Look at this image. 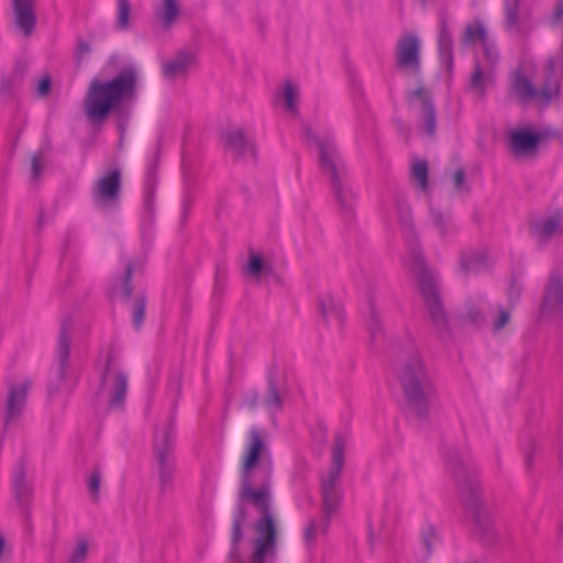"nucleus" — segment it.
I'll use <instances>...</instances> for the list:
<instances>
[{
	"instance_id": "obj_22",
	"label": "nucleus",
	"mask_w": 563,
	"mask_h": 563,
	"mask_svg": "<svg viewBox=\"0 0 563 563\" xmlns=\"http://www.w3.org/2000/svg\"><path fill=\"white\" fill-rule=\"evenodd\" d=\"M319 309L324 321L329 324L340 325L343 320V310L339 301L331 296H324L319 301Z\"/></svg>"
},
{
	"instance_id": "obj_37",
	"label": "nucleus",
	"mask_w": 563,
	"mask_h": 563,
	"mask_svg": "<svg viewBox=\"0 0 563 563\" xmlns=\"http://www.w3.org/2000/svg\"><path fill=\"white\" fill-rule=\"evenodd\" d=\"M111 109L112 108H86V115L91 122L99 123L109 115Z\"/></svg>"
},
{
	"instance_id": "obj_39",
	"label": "nucleus",
	"mask_w": 563,
	"mask_h": 563,
	"mask_svg": "<svg viewBox=\"0 0 563 563\" xmlns=\"http://www.w3.org/2000/svg\"><path fill=\"white\" fill-rule=\"evenodd\" d=\"M145 311V302L143 298H137L133 308V321L135 327H140L143 322Z\"/></svg>"
},
{
	"instance_id": "obj_26",
	"label": "nucleus",
	"mask_w": 563,
	"mask_h": 563,
	"mask_svg": "<svg viewBox=\"0 0 563 563\" xmlns=\"http://www.w3.org/2000/svg\"><path fill=\"white\" fill-rule=\"evenodd\" d=\"M70 351V338L66 332H62L58 340L57 347V361H58V372L57 377L60 382H66L67 379V364Z\"/></svg>"
},
{
	"instance_id": "obj_17",
	"label": "nucleus",
	"mask_w": 563,
	"mask_h": 563,
	"mask_svg": "<svg viewBox=\"0 0 563 563\" xmlns=\"http://www.w3.org/2000/svg\"><path fill=\"white\" fill-rule=\"evenodd\" d=\"M561 231H563V216L561 212L538 218L532 223V232L540 240H547Z\"/></svg>"
},
{
	"instance_id": "obj_11",
	"label": "nucleus",
	"mask_w": 563,
	"mask_h": 563,
	"mask_svg": "<svg viewBox=\"0 0 563 563\" xmlns=\"http://www.w3.org/2000/svg\"><path fill=\"white\" fill-rule=\"evenodd\" d=\"M418 282L432 320L439 328L443 327L445 314L439 298L434 275L423 268L419 274Z\"/></svg>"
},
{
	"instance_id": "obj_23",
	"label": "nucleus",
	"mask_w": 563,
	"mask_h": 563,
	"mask_svg": "<svg viewBox=\"0 0 563 563\" xmlns=\"http://www.w3.org/2000/svg\"><path fill=\"white\" fill-rule=\"evenodd\" d=\"M493 76V69L487 68L481 63H476L470 79L468 89L475 95H483L486 87L489 85Z\"/></svg>"
},
{
	"instance_id": "obj_9",
	"label": "nucleus",
	"mask_w": 563,
	"mask_h": 563,
	"mask_svg": "<svg viewBox=\"0 0 563 563\" xmlns=\"http://www.w3.org/2000/svg\"><path fill=\"white\" fill-rule=\"evenodd\" d=\"M121 169L111 168L95 181L92 198L98 207L108 209L117 205L121 189Z\"/></svg>"
},
{
	"instance_id": "obj_13",
	"label": "nucleus",
	"mask_w": 563,
	"mask_h": 563,
	"mask_svg": "<svg viewBox=\"0 0 563 563\" xmlns=\"http://www.w3.org/2000/svg\"><path fill=\"white\" fill-rule=\"evenodd\" d=\"M420 41L413 33L402 34L396 45V63L399 67L417 70L419 68Z\"/></svg>"
},
{
	"instance_id": "obj_43",
	"label": "nucleus",
	"mask_w": 563,
	"mask_h": 563,
	"mask_svg": "<svg viewBox=\"0 0 563 563\" xmlns=\"http://www.w3.org/2000/svg\"><path fill=\"white\" fill-rule=\"evenodd\" d=\"M509 317H510L509 311L501 309L499 311L497 318L494 321V329L497 331L503 329L509 321Z\"/></svg>"
},
{
	"instance_id": "obj_16",
	"label": "nucleus",
	"mask_w": 563,
	"mask_h": 563,
	"mask_svg": "<svg viewBox=\"0 0 563 563\" xmlns=\"http://www.w3.org/2000/svg\"><path fill=\"white\" fill-rule=\"evenodd\" d=\"M195 65L196 56L190 52L181 51L163 64V75L168 80L184 78Z\"/></svg>"
},
{
	"instance_id": "obj_40",
	"label": "nucleus",
	"mask_w": 563,
	"mask_h": 563,
	"mask_svg": "<svg viewBox=\"0 0 563 563\" xmlns=\"http://www.w3.org/2000/svg\"><path fill=\"white\" fill-rule=\"evenodd\" d=\"M51 87H52L51 77L48 75H45L42 78H40V80L36 85V88H35V92L38 97H45L51 91Z\"/></svg>"
},
{
	"instance_id": "obj_44",
	"label": "nucleus",
	"mask_w": 563,
	"mask_h": 563,
	"mask_svg": "<svg viewBox=\"0 0 563 563\" xmlns=\"http://www.w3.org/2000/svg\"><path fill=\"white\" fill-rule=\"evenodd\" d=\"M44 159L42 153H38L32 158V174L34 178H37L41 175L42 166Z\"/></svg>"
},
{
	"instance_id": "obj_15",
	"label": "nucleus",
	"mask_w": 563,
	"mask_h": 563,
	"mask_svg": "<svg viewBox=\"0 0 563 563\" xmlns=\"http://www.w3.org/2000/svg\"><path fill=\"white\" fill-rule=\"evenodd\" d=\"M29 386L30 384L25 379L12 383L9 386L7 398V423L14 420L22 412L25 406Z\"/></svg>"
},
{
	"instance_id": "obj_7",
	"label": "nucleus",
	"mask_w": 563,
	"mask_h": 563,
	"mask_svg": "<svg viewBox=\"0 0 563 563\" xmlns=\"http://www.w3.org/2000/svg\"><path fill=\"white\" fill-rule=\"evenodd\" d=\"M154 455L158 477L163 486H168L174 473V428L170 422L158 426L154 433Z\"/></svg>"
},
{
	"instance_id": "obj_31",
	"label": "nucleus",
	"mask_w": 563,
	"mask_h": 563,
	"mask_svg": "<svg viewBox=\"0 0 563 563\" xmlns=\"http://www.w3.org/2000/svg\"><path fill=\"white\" fill-rule=\"evenodd\" d=\"M482 48H483L484 58L486 62L485 67L493 69L499 59V54H498V51L496 48L494 41L488 38L487 41H485L484 44H482Z\"/></svg>"
},
{
	"instance_id": "obj_25",
	"label": "nucleus",
	"mask_w": 563,
	"mask_h": 563,
	"mask_svg": "<svg viewBox=\"0 0 563 563\" xmlns=\"http://www.w3.org/2000/svg\"><path fill=\"white\" fill-rule=\"evenodd\" d=\"M411 183L422 192L429 191V167L423 159H415L410 168Z\"/></svg>"
},
{
	"instance_id": "obj_45",
	"label": "nucleus",
	"mask_w": 563,
	"mask_h": 563,
	"mask_svg": "<svg viewBox=\"0 0 563 563\" xmlns=\"http://www.w3.org/2000/svg\"><path fill=\"white\" fill-rule=\"evenodd\" d=\"M452 180H453L455 189L459 191H462L464 189V184H465V175H464L463 169L457 168L452 176Z\"/></svg>"
},
{
	"instance_id": "obj_27",
	"label": "nucleus",
	"mask_w": 563,
	"mask_h": 563,
	"mask_svg": "<svg viewBox=\"0 0 563 563\" xmlns=\"http://www.w3.org/2000/svg\"><path fill=\"white\" fill-rule=\"evenodd\" d=\"M24 74L25 66H16L10 74L3 76L0 82V93L2 96L12 95L22 82Z\"/></svg>"
},
{
	"instance_id": "obj_49",
	"label": "nucleus",
	"mask_w": 563,
	"mask_h": 563,
	"mask_svg": "<svg viewBox=\"0 0 563 563\" xmlns=\"http://www.w3.org/2000/svg\"><path fill=\"white\" fill-rule=\"evenodd\" d=\"M470 317H471L474 321H477V320L479 319V318H478V316H474V314H471Z\"/></svg>"
},
{
	"instance_id": "obj_1",
	"label": "nucleus",
	"mask_w": 563,
	"mask_h": 563,
	"mask_svg": "<svg viewBox=\"0 0 563 563\" xmlns=\"http://www.w3.org/2000/svg\"><path fill=\"white\" fill-rule=\"evenodd\" d=\"M273 460L260 430L249 432L241 459L240 498L258 514L247 540L241 537L244 516L234 519L232 559L239 563H267L276 554L278 523L272 508Z\"/></svg>"
},
{
	"instance_id": "obj_2",
	"label": "nucleus",
	"mask_w": 563,
	"mask_h": 563,
	"mask_svg": "<svg viewBox=\"0 0 563 563\" xmlns=\"http://www.w3.org/2000/svg\"><path fill=\"white\" fill-rule=\"evenodd\" d=\"M140 71L134 65L123 67L113 78L93 77L86 93V106H120L137 100Z\"/></svg>"
},
{
	"instance_id": "obj_28",
	"label": "nucleus",
	"mask_w": 563,
	"mask_h": 563,
	"mask_svg": "<svg viewBox=\"0 0 563 563\" xmlns=\"http://www.w3.org/2000/svg\"><path fill=\"white\" fill-rule=\"evenodd\" d=\"M520 0L505 1V23L508 30H512L519 22Z\"/></svg>"
},
{
	"instance_id": "obj_33",
	"label": "nucleus",
	"mask_w": 563,
	"mask_h": 563,
	"mask_svg": "<svg viewBox=\"0 0 563 563\" xmlns=\"http://www.w3.org/2000/svg\"><path fill=\"white\" fill-rule=\"evenodd\" d=\"M409 101L413 104L430 106L433 99L428 89L418 87L409 93Z\"/></svg>"
},
{
	"instance_id": "obj_6",
	"label": "nucleus",
	"mask_w": 563,
	"mask_h": 563,
	"mask_svg": "<svg viewBox=\"0 0 563 563\" xmlns=\"http://www.w3.org/2000/svg\"><path fill=\"white\" fill-rule=\"evenodd\" d=\"M101 379L99 396L109 406H119L126 394L128 378L122 371L115 354L108 350L100 356Z\"/></svg>"
},
{
	"instance_id": "obj_12",
	"label": "nucleus",
	"mask_w": 563,
	"mask_h": 563,
	"mask_svg": "<svg viewBox=\"0 0 563 563\" xmlns=\"http://www.w3.org/2000/svg\"><path fill=\"white\" fill-rule=\"evenodd\" d=\"M12 16L14 27L25 37L33 34L36 23V0H12Z\"/></svg>"
},
{
	"instance_id": "obj_10",
	"label": "nucleus",
	"mask_w": 563,
	"mask_h": 563,
	"mask_svg": "<svg viewBox=\"0 0 563 563\" xmlns=\"http://www.w3.org/2000/svg\"><path fill=\"white\" fill-rule=\"evenodd\" d=\"M543 134L532 125H519L509 131V147L518 158L533 156L539 147Z\"/></svg>"
},
{
	"instance_id": "obj_3",
	"label": "nucleus",
	"mask_w": 563,
	"mask_h": 563,
	"mask_svg": "<svg viewBox=\"0 0 563 563\" xmlns=\"http://www.w3.org/2000/svg\"><path fill=\"white\" fill-rule=\"evenodd\" d=\"M400 382L408 410L418 417L424 416L435 393L431 375L420 354H413L406 361Z\"/></svg>"
},
{
	"instance_id": "obj_42",
	"label": "nucleus",
	"mask_w": 563,
	"mask_h": 563,
	"mask_svg": "<svg viewBox=\"0 0 563 563\" xmlns=\"http://www.w3.org/2000/svg\"><path fill=\"white\" fill-rule=\"evenodd\" d=\"M90 52H91L90 45L86 41L79 40L77 42V46H76L74 56H75L76 60L78 63H80Z\"/></svg>"
},
{
	"instance_id": "obj_41",
	"label": "nucleus",
	"mask_w": 563,
	"mask_h": 563,
	"mask_svg": "<svg viewBox=\"0 0 563 563\" xmlns=\"http://www.w3.org/2000/svg\"><path fill=\"white\" fill-rule=\"evenodd\" d=\"M131 274H132V271L130 267H128L124 280L121 283V286L119 288L113 287V289H112L113 294H118V295H121L126 298L130 296L131 288L129 285V279L131 277Z\"/></svg>"
},
{
	"instance_id": "obj_29",
	"label": "nucleus",
	"mask_w": 563,
	"mask_h": 563,
	"mask_svg": "<svg viewBox=\"0 0 563 563\" xmlns=\"http://www.w3.org/2000/svg\"><path fill=\"white\" fill-rule=\"evenodd\" d=\"M131 5L129 0H118L117 29L126 30L130 23Z\"/></svg>"
},
{
	"instance_id": "obj_47",
	"label": "nucleus",
	"mask_w": 563,
	"mask_h": 563,
	"mask_svg": "<svg viewBox=\"0 0 563 563\" xmlns=\"http://www.w3.org/2000/svg\"><path fill=\"white\" fill-rule=\"evenodd\" d=\"M553 21L555 23H563V0L558 2L554 8Z\"/></svg>"
},
{
	"instance_id": "obj_36",
	"label": "nucleus",
	"mask_w": 563,
	"mask_h": 563,
	"mask_svg": "<svg viewBox=\"0 0 563 563\" xmlns=\"http://www.w3.org/2000/svg\"><path fill=\"white\" fill-rule=\"evenodd\" d=\"M264 405L271 413H274L282 408V399L275 387L271 386Z\"/></svg>"
},
{
	"instance_id": "obj_19",
	"label": "nucleus",
	"mask_w": 563,
	"mask_h": 563,
	"mask_svg": "<svg viewBox=\"0 0 563 563\" xmlns=\"http://www.w3.org/2000/svg\"><path fill=\"white\" fill-rule=\"evenodd\" d=\"M438 49L441 60L445 63L448 67H451L453 64V40L448 21L444 16L440 19Z\"/></svg>"
},
{
	"instance_id": "obj_8",
	"label": "nucleus",
	"mask_w": 563,
	"mask_h": 563,
	"mask_svg": "<svg viewBox=\"0 0 563 563\" xmlns=\"http://www.w3.org/2000/svg\"><path fill=\"white\" fill-rule=\"evenodd\" d=\"M347 444V437L341 434L335 437L332 452L333 464L329 470L328 475L322 478L323 504L324 511L327 514L334 511L340 503V495L335 490V483L338 482L341 474L343 466V454Z\"/></svg>"
},
{
	"instance_id": "obj_18",
	"label": "nucleus",
	"mask_w": 563,
	"mask_h": 563,
	"mask_svg": "<svg viewBox=\"0 0 563 563\" xmlns=\"http://www.w3.org/2000/svg\"><path fill=\"white\" fill-rule=\"evenodd\" d=\"M180 13L179 0H161L155 7V18L164 30L170 29Z\"/></svg>"
},
{
	"instance_id": "obj_24",
	"label": "nucleus",
	"mask_w": 563,
	"mask_h": 563,
	"mask_svg": "<svg viewBox=\"0 0 563 563\" xmlns=\"http://www.w3.org/2000/svg\"><path fill=\"white\" fill-rule=\"evenodd\" d=\"M227 146L238 155H246L253 152V143L240 129H233L225 135Z\"/></svg>"
},
{
	"instance_id": "obj_5",
	"label": "nucleus",
	"mask_w": 563,
	"mask_h": 563,
	"mask_svg": "<svg viewBox=\"0 0 563 563\" xmlns=\"http://www.w3.org/2000/svg\"><path fill=\"white\" fill-rule=\"evenodd\" d=\"M563 76V51L551 56L544 68L542 84L536 88L521 73L514 77L511 90L525 101L552 103L559 102L560 81Z\"/></svg>"
},
{
	"instance_id": "obj_48",
	"label": "nucleus",
	"mask_w": 563,
	"mask_h": 563,
	"mask_svg": "<svg viewBox=\"0 0 563 563\" xmlns=\"http://www.w3.org/2000/svg\"><path fill=\"white\" fill-rule=\"evenodd\" d=\"M460 265H461L462 269L465 272H471V271L475 269L474 263L472 261H468L466 256H462Z\"/></svg>"
},
{
	"instance_id": "obj_21",
	"label": "nucleus",
	"mask_w": 563,
	"mask_h": 563,
	"mask_svg": "<svg viewBox=\"0 0 563 563\" xmlns=\"http://www.w3.org/2000/svg\"><path fill=\"white\" fill-rule=\"evenodd\" d=\"M275 99L285 106H296L301 102L300 85L290 78L282 81L280 86L276 89Z\"/></svg>"
},
{
	"instance_id": "obj_20",
	"label": "nucleus",
	"mask_w": 563,
	"mask_h": 563,
	"mask_svg": "<svg viewBox=\"0 0 563 563\" xmlns=\"http://www.w3.org/2000/svg\"><path fill=\"white\" fill-rule=\"evenodd\" d=\"M489 38L487 29L483 21L475 19L465 25L464 32L461 36V44L463 46H474L477 43L481 45Z\"/></svg>"
},
{
	"instance_id": "obj_34",
	"label": "nucleus",
	"mask_w": 563,
	"mask_h": 563,
	"mask_svg": "<svg viewBox=\"0 0 563 563\" xmlns=\"http://www.w3.org/2000/svg\"><path fill=\"white\" fill-rule=\"evenodd\" d=\"M88 554V542L85 539H79L71 551L68 563H85Z\"/></svg>"
},
{
	"instance_id": "obj_32",
	"label": "nucleus",
	"mask_w": 563,
	"mask_h": 563,
	"mask_svg": "<svg viewBox=\"0 0 563 563\" xmlns=\"http://www.w3.org/2000/svg\"><path fill=\"white\" fill-rule=\"evenodd\" d=\"M267 267L264 264L262 257L257 254H251L247 266L246 274L250 277L260 278L262 274L266 272Z\"/></svg>"
},
{
	"instance_id": "obj_30",
	"label": "nucleus",
	"mask_w": 563,
	"mask_h": 563,
	"mask_svg": "<svg viewBox=\"0 0 563 563\" xmlns=\"http://www.w3.org/2000/svg\"><path fill=\"white\" fill-rule=\"evenodd\" d=\"M13 489L20 501L26 500L32 492L30 484L26 482L22 473L14 476Z\"/></svg>"
},
{
	"instance_id": "obj_46",
	"label": "nucleus",
	"mask_w": 563,
	"mask_h": 563,
	"mask_svg": "<svg viewBox=\"0 0 563 563\" xmlns=\"http://www.w3.org/2000/svg\"><path fill=\"white\" fill-rule=\"evenodd\" d=\"M317 534V527L313 522L309 523L305 530V539L308 543H311Z\"/></svg>"
},
{
	"instance_id": "obj_38",
	"label": "nucleus",
	"mask_w": 563,
	"mask_h": 563,
	"mask_svg": "<svg viewBox=\"0 0 563 563\" xmlns=\"http://www.w3.org/2000/svg\"><path fill=\"white\" fill-rule=\"evenodd\" d=\"M101 484V474L99 471L95 470L88 478V489L90 495L96 498L98 496Z\"/></svg>"
},
{
	"instance_id": "obj_35",
	"label": "nucleus",
	"mask_w": 563,
	"mask_h": 563,
	"mask_svg": "<svg viewBox=\"0 0 563 563\" xmlns=\"http://www.w3.org/2000/svg\"><path fill=\"white\" fill-rule=\"evenodd\" d=\"M421 119V130L429 136L433 135L435 130V114L433 108H423Z\"/></svg>"
},
{
	"instance_id": "obj_14",
	"label": "nucleus",
	"mask_w": 563,
	"mask_h": 563,
	"mask_svg": "<svg viewBox=\"0 0 563 563\" xmlns=\"http://www.w3.org/2000/svg\"><path fill=\"white\" fill-rule=\"evenodd\" d=\"M563 309V279L552 278L541 306V316L551 319L561 313Z\"/></svg>"
},
{
	"instance_id": "obj_4",
	"label": "nucleus",
	"mask_w": 563,
	"mask_h": 563,
	"mask_svg": "<svg viewBox=\"0 0 563 563\" xmlns=\"http://www.w3.org/2000/svg\"><path fill=\"white\" fill-rule=\"evenodd\" d=\"M309 146L319 152L320 165L324 174L330 178L333 195L341 206H346L353 197L352 190L346 181L345 165L336 154L332 139L321 137L310 128L306 130Z\"/></svg>"
}]
</instances>
